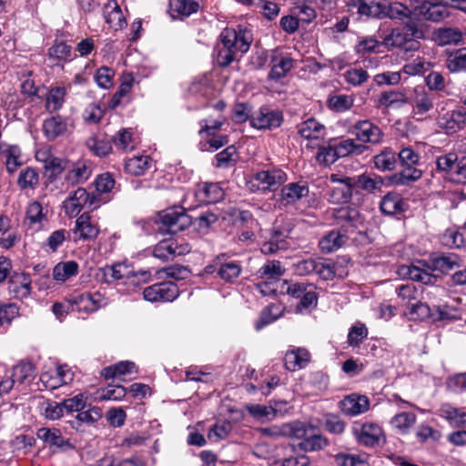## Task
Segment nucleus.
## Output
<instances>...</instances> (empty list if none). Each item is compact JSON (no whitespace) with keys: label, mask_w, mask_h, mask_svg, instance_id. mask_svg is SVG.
I'll use <instances>...</instances> for the list:
<instances>
[{"label":"nucleus","mask_w":466,"mask_h":466,"mask_svg":"<svg viewBox=\"0 0 466 466\" xmlns=\"http://www.w3.org/2000/svg\"><path fill=\"white\" fill-rule=\"evenodd\" d=\"M222 46L217 55L218 65L221 67L229 66L238 52L244 54L248 51L252 42L250 31L240 26L238 29L225 28L220 34Z\"/></svg>","instance_id":"obj_1"},{"label":"nucleus","mask_w":466,"mask_h":466,"mask_svg":"<svg viewBox=\"0 0 466 466\" xmlns=\"http://www.w3.org/2000/svg\"><path fill=\"white\" fill-rule=\"evenodd\" d=\"M397 156L403 167V169L393 175L392 181L394 184L408 186L421 177V170L415 167V165L419 163L420 158L417 152H415L411 147H404Z\"/></svg>","instance_id":"obj_2"},{"label":"nucleus","mask_w":466,"mask_h":466,"mask_svg":"<svg viewBox=\"0 0 466 466\" xmlns=\"http://www.w3.org/2000/svg\"><path fill=\"white\" fill-rule=\"evenodd\" d=\"M352 433L357 442L366 447L380 446L386 441L382 428L372 421L355 422Z\"/></svg>","instance_id":"obj_3"},{"label":"nucleus","mask_w":466,"mask_h":466,"mask_svg":"<svg viewBox=\"0 0 466 466\" xmlns=\"http://www.w3.org/2000/svg\"><path fill=\"white\" fill-rule=\"evenodd\" d=\"M66 214L69 217H76L86 208L93 209L99 207L98 196L90 195L86 188L78 187L64 201Z\"/></svg>","instance_id":"obj_4"},{"label":"nucleus","mask_w":466,"mask_h":466,"mask_svg":"<svg viewBox=\"0 0 466 466\" xmlns=\"http://www.w3.org/2000/svg\"><path fill=\"white\" fill-rule=\"evenodd\" d=\"M160 230L176 234L191 225V218L182 208H170L159 214Z\"/></svg>","instance_id":"obj_5"},{"label":"nucleus","mask_w":466,"mask_h":466,"mask_svg":"<svg viewBox=\"0 0 466 466\" xmlns=\"http://www.w3.org/2000/svg\"><path fill=\"white\" fill-rule=\"evenodd\" d=\"M179 294L177 284L165 281L147 287L143 291L144 299L150 302L173 301Z\"/></svg>","instance_id":"obj_6"},{"label":"nucleus","mask_w":466,"mask_h":466,"mask_svg":"<svg viewBox=\"0 0 466 466\" xmlns=\"http://www.w3.org/2000/svg\"><path fill=\"white\" fill-rule=\"evenodd\" d=\"M282 121V113L268 106H262L250 115V124L257 129L276 128L281 125Z\"/></svg>","instance_id":"obj_7"},{"label":"nucleus","mask_w":466,"mask_h":466,"mask_svg":"<svg viewBox=\"0 0 466 466\" xmlns=\"http://www.w3.org/2000/svg\"><path fill=\"white\" fill-rule=\"evenodd\" d=\"M36 437L53 451H66L74 448L69 439L65 438L57 428L42 427L37 430Z\"/></svg>","instance_id":"obj_8"},{"label":"nucleus","mask_w":466,"mask_h":466,"mask_svg":"<svg viewBox=\"0 0 466 466\" xmlns=\"http://www.w3.org/2000/svg\"><path fill=\"white\" fill-rule=\"evenodd\" d=\"M69 304L78 311L94 312L106 305V299L98 292L75 293L68 299Z\"/></svg>","instance_id":"obj_9"},{"label":"nucleus","mask_w":466,"mask_h":466,"mask_svg":"<svg viewBox=\"0 0 466 466\" xmlns=\"http://www.w3.org/2000/svg\"><path fill=\"white\" fill-rule=\"evenodd\" d=\"M381 44L389 50L397 48L404 53L414 52L420 47L419 41L410 39L400 28H393L385 35Z\"/></svg>","instance_id":"obj_10"},{"label":"nucleus","mask_w":466,"mask_h":466,"mask_svg":"<svg viewBox=\"0 0 466 466\" xmlns=\"http://www.w3.org/2000/svg\"><path fill=\"white\" fill-rule=\"evenodd\" d=\"M333 217L337 224L339 225L345 232L357 229L363 224V218L360 211L350 206L334 209Z\"/></svg>","instance_id":"obj_11"},{"label":"nucleus","mask_w":466,"mask_h":466,"mask_svg":"<svg viewBox=\"0 0 466 466\" xmlns=\"http://www.w3.org/2000/svg\"><path fill=\"white\" fill-rule=\"evenodd\" d=\"M67 172L64 177V183L67 187L85 183L92 175V165L89 160L79 159L67 165Z\"/></svg>","instance_id":"obj_12"},{"label":"nucleus","mask_w":466,"mask_h":466,"mask_svg":"<svg viewBox=\"0 0 466 466\" xmlns=\"http://www.w3.org/2000/svg\"><path fill=\"white\" fill-rule=\"evenodd\" d=\"M352 133L361 143L379 144L383 137L381 129L370 120L358 121L353 126Z\"/></svg>","instance_id":"obj_13"},{"label":"nucleus","mask_w":466,"mask_h":466,"mask_svg":"<svg viewBox=\"0 0 466 466\" xmlns=\"http://www.w3.org/2000/svg\"><path fill=\"white\" fill-rule=\"evenodd\" d=\"M410 5H413L414 15H419L426 20L439 22L448 16L447 8L438 3L420 0Z\"/></svg>","instance_id":"obj_14"},{"label":"nucleus","mask_w":466,"mask_h":466,"mask_svg":"<svg viewBox=\"0 0 466 466\" xmlns=\"http://www.w3.org/2000/svg\"><path fill=\"white\" fill-rule=\"evenodd\" d=\"M330 179L337 185L330 190L329 200L335 204L348 203L351 199L353 191H355L351 177L339 179L336 175H332Z\"/></svg>","instance_id":"obj_15"},{"label":"nucleus","mask_w":466,"mask_h":466,"mask_svg":"<svg viewBox=\"0 0 466 466\" xmlns=\"http://www.w3.org/2000/svg\"><path fill=\"white\" fill-rule=\"evenodd\" d=\"M429 263L432 271L448 274L461 267V258L455 253H437L431 255Z\"/></svg>","instance_id":"obj_16"},{"label":"nucleus","mask_w":466,"mask_h":466,"mask_svg":"<svg viewBox=\"0 0 466 466\" xmlns=\"http://www.w3.org/2000/svg\"><path fill=\"white\" fill-rule=\"evenodd\" d=\"M370 400L365 395L350 394L340 401L342 412L349 416H357L367 411Z\"/></svg>","instance_id":"obj_17"},{"label":"nucleus","mask_w":466,"mask_h":466,"mask_svg":"<svg viewBox=\"0 0 466 466\" xmlns=\"http://www.w3.org/2000/svg\"><path fill=\"white\" fill-rule=\"evenodd\" d=\"M99 231L98 226L91 220L88 213L85 212L76 218L74 233L79 239L93 240L98 236Z\"/></svg>","instance_id":"obj_18"},{"label":"nucleus","mask_w":466,"mask_h":466,"mask_svg":"<svg viewBox=\"0 0 466 466\" xmlns=\"http://www.w3.org/2000/svg\"><path fill=\"white\" fill-rule=\"evenodd\" d=\"M309 187L299 183H289L280 190L279 202L282 206L296 203L309 195Z\"/></svg>","instance_id":"obj_19"},{"label":"nucleus","mask_w":466,"mask_h":466,"mask_svg":"<svg viewBox=\"0 0 466 466\" xmlns=\"http://www.w3.org/2000/svg\"><path fill=\"white\" fill-rule=\"evenodd\" d=\"M414 15L413 5H406L400 1L384 3L383 18L404 21Z\"/></svg>","instance_id":"obj_20"},{"label":"nucleus","mask_w":466,"mask_h":466,"mask_svg":"<svg viewBox=\"0 0 466 466\" xmlns=\"http://www.w3.org/2000/svg\"><path fill=\"white\" fill-rule=\"evenodd\" d=\"M68 127L67 119L60 115L49 117L43 123L44 133L49 140L56 139V137L65 135L68 130Z\"/></svg>","instance_id":"obj_21"},{"label":"nucleus","mask_w":466,"mask_h":466,"mask_svg":"<svg viewBox=\"0 0 466 466\" xmlns=\"http://www.w3.org/2000/svg\"><path fill=\"white\" fill-rule=\"evenodd\" d=\"M351 179L356 192H358L359 189H361L372 194L376 191H380L384 185L383 178L378 175L370 176L361 174L356 177H351Z\"/></svg>","instance_id":"obj_22"},{"label":"nucleus","mask_w":466,"mask_h":466,"mask_svg":"<svg viewBox=\"0 0 466 466\" xmlns=\"http://www.w3.org/2000/svg\"><path fill=\"white\" fill-rule=\"evenodd\" d=\"M436 414L446 420L453 427H466V412L450 403L441 404Z\"/></svg>","instance_id":"obj_23"},{"label":"nucleus","mask_w":466,"mask_h":466,"mask_svg":"<svg viewBox=\"0 0 466 466\" xmlns=\"http://www.w3.org/2000/svg\"><path fill=\"white\" fill-rule=\"evenodd\" d=\"M36 159L44 162V167L49 173L50 179L54 180L58 177L67 167L68 162L54 156H46L45 153L38 152Z\"/></svg>","instance_id":"obj_24"},{"label":"nucleus","mask_w":466,"mask_h":466,"mask_svg":"<svg viewBox=\"0 0 466 466\" xmlns=\"http://www.w3.org/2000/svg\"><path fill=\"white\" fill-rule=\"evenodd\" d=\"M309 352L304 348L288 351L285 355V366L289 370L295 371L305 368L309 362Z\"/></svg>","instance_id":"obj_25"},{"label":"nucleus","mask_w":466,"mask_h":466,"mask_svg":"<svg viewBox=\"0 0 466 466\" xmlns=\"http://www.w3.org/2000/svg\"><path fill=\"white\" fill-rule=\"evenodd\" d=\"M106 22L114 29L123 28L127 23L120 6L115 0H109L104 7Z\"/></svg>","instance_id":"obj_26"},{"label":"nucleus","mask_w":466,"mask_h":466,"mask_svg":"<svg viewBox=\"0 0 466 466\" xmlns=\"http://www.w3.org/2000/svg\"><path fill=\"white\" fill-rule=\"evenodd\" d=\"M405 206L406 204L402 198L394 192L386 194L380 203L381 212L390 216L404 212Z\"/></svg>","instance_id":"obj_27"},{"label":"nucleus","mask_w":466,"mask_h":466,"mask_svg":"<svg viewBox=\"0 0 466 466\" xmlns=\"http://www.w3.org/2000/svg\"><path fill=\"white\" fill-rule=\"evenodd\" d=\"M347 239L348 237L345 233L331 230L320 238L319 246L322 252L329 254L340 248Z\"/></svg>","instance_id":"obj_28"},{"label":"nucleus","mask_w":466,"mask_h":466,"mask_svg":"<svg viewBox=\"0 0 466 466\" xmlns=\"http://www.w3.org/2000/svg\"><path fill=\"white\" fill-rule=\"evenodd\" d=\"M286 179V175L280 170L260 171L255 175V180L263 186V189L274 190Z\"/></svg>","instance_id":"obj_29"},{"label":"nucleus","mask_w":466,"mask_h":466,"mask_svg":"<svg viewBox=\"0 0 466 466\" xmlns=\"http://www.w3.org/2000/svg\"><path fill=\"white\" fill-rule=\"evenodd\" d=\"M102 272L103 281L108 284L123 279H130V277H136L137 275L135 271L129 270L122 264L106 266L102 269Z\"/></svg>","instance_id":"obj_30"},{"label":"nucleus","mask_w":466,"mask_h":466,"mask_svg":"<svg viewBox=\"0 0 466 466\" xmlns=\"http://www.w3.org/2000/svg\"><path fill=\"white\" fill-rule=\"evenodd\" d=\"M282 431L285 437L305 440L306 437L311 432L317 431L316 427L311 424L295 420L290 423L283 424Z\"/></svg>","instance_id":"obj_31"},{"label":"nucleus","mask_w":466,"mask_h":466,"mask_svg":"<svg viewBox=\"0 0 466 466\" xmlns=\"http://www.w3.org/2000/svg\"><path fill=\"white\" fill-rule=\"evenodd\" d=\"M464 124V115L459 111L448 112L439 120L440 127L443 128L448 134H453L461 129Z\"/></svg>","instance_id":"obj_32"},{"label":"nucleus","mask_w":466,"mask_h":466,"mask_svg":"<svg viewBox=\"0 0 466 466\" xmlns=\"http://www.w3.org/2000/svg\"><path fill=\"white\" fill-rule=\"evenodd\" d=\"M9 292L14 293L15 297L25 298L29 295L31 289V279L27 274H16L9 280Z\"/></svg>","instance_id":"obj_33"},{"label":"nucleus","mask_w":466,"mask_h":466,"mask_svg":"<svg viewBox=\"0 0 466 466\" xmlns=\"http://www.w3.org/2000/svg\"><path fill=\"white\" fill-rule=\"evenodd\" d=\"M374 167L382 172L392 171L397 165V154L390 147H386L373 157Z\"/></svg>","instance_id":"obj_34"},{"label":"nucleus","mask_w":466,"mask_h":466,"mask_svg":"<svg viewBox=\"0 0 466 466\" xmlns=\"http://www.w3.org/2000/svg\"><path fill=\"white\" fill-rule=\"evenodd\" d=\"M223 195V190L216 183L205 184L196 193L198 200L205 204L216 203L222 199Z\"/></svg>","instance_id":"obj_35"},{"label":"nucleus","mask_w":466,"mask_h":466,"mask_svg":"<svg viewBox=\"0 0 466 466\" xmlns=\"http://www.w3.org/2000/svg\"><path fill=\"white\" fill-rule=\"evenodd\" d=\"M1 154L5 158V167L9 174H13L23 161L21 160V149L16 145H9L1 148Z\"/></svg>","instance_id":"obj_36"},{"label":"nucleus","mask_w":466,"mask_h":466,"mask_svg":"<svg viewBox=\"0 0 466 466\" xmlns=\"http://www.w3.org/2000/svg\"><path fill=\"white\" fill-rule=\"evenodd\" d=\"M412 105L414 115H424L433 108L432 96L422 88H416Z\"/></svg>","instance_id":"obj_37"},{"label":"nucleus","mask_w":466,"mask_h":466,"mask_svg":"<svg viewBox=\"0 0 466 466\" xmlns=\"http://www.w3.org/2000/svg\"><path fill=\"white\" fill-rule=\"evenodd\" d=\"M324 131V126L314 118H309L298 126V133L306 139H319Z\"/></svg>","instance_id":"obj_38"},{"label":"nucleus","mask_w":466,"mask_h":466,"mask_svg":"<svg viewBox=\"0 0 466 466\" xmlns=\"http://www.w3.org/2000/svg\"><path fill=\"white\" fill-rule=\"evenodd\" d=\"M292 67V58L288 56H275L272 58V67L268 77L272 80H279L284 77Z\"/></svg>","instance_id":"obj_39"},{"label":"nucleus","mask_w":466,"mask_h":466,"mask_svg":"<svg viewBox=\"0 0 466 466\" xmlns=\"http://www.w3.org/2000/svg\"><path fill=\"white\" fill-rule=\"evenodd\" d=\"M434 40L440 46L457 45L462 41V34L458 28H440L434 32Z\"/></svg>","instance_id":"obj_40"},{"label":"nucleus","mask_w":466,"mask_h":466,"mask_svg":"<svg viewBox=\"0 0 466 466\" xmlns=\"http://www.w3.org/2000/svg\"><path fill=\"white\" fill-rule=\"evenodd\" d=\"M151 158L148 156L133 157L126 160L125 170L132 176L143 175L150 167Z\"/></svg>","instance_id":"obj_41"},{"label":"nucleus","mask_w":466,"mask_h":466,"mask_svg":"<svg viewBox=\"0 0 466 466\" xmlns=\"http://www.w3.org/2000/svg\"><path fill=\"white\" fill-rule=\"evenodd\" d=\"M329 445V441L325 437L321 436L320 434H318L315 431H311L305 440L301 441L298 447L305 451V452H310V451H320L327 447Z\"/></svg>","instance_id":"obj_42"},{"label":"nucleus","mask_w":466,"mask_h":466,"mask_svg":"<svg viewBox=\"0 0 466 466\" xmlns=\"http://www.w3.org/2000/svg\"><path fill=\"white\" fill-rule=\"evenodd\" d=\"M384 3L372 0H358V13L371 18H383Z\"/></svg>","instance_id":"obj_43"},{"label":"nucleus","mask_w":466,"mask_h":466,"mask_svg":"<svg viewBox=\"0 0 466 466\" xmlns=\"http://www.w3.org/2000/svg\"><path fill=\"white\" fill-rule=\"evenodd\" d=\"M11 376L20 384L31 381L35 378V367L30 361L21 360L13 367Z\"/></svg>","instance_id":"obj_44"},{"label":"nucleus","mask_w":466,"mask_h":466,"mask_svg":"<svg viewBox=\"0 0 466 466\" xmlns=\"http://www.w3.org/2000/svg\"><path fill=\"white\" fill-rule=\"evenodd\" d=\"M285 273V268L279 260H270L265 263L258 270V278L265 280L279 279Z\"/></svg>","instance_id":"obj_45"},{"label":"nucleus","mask_w":466,"mask_h":466,"mask_svg":"<svg viewBox=\"0 0 466 466\" xmlns=\"http://www.w3.org/2000/svg\"><path fill=\"white\" fill-rule=\"evenodd\" d=\"M77 272L78 264L74 260H69L56 264L53 269V277L57 281H66L76 275Z\"/></svg>","instance_id":"obj_46"},{"label":"nucleus","mask_w":466,"mask_h":466,"mask_svg":"<svg viewBox=\"0 0 466 466\" xmlns=\"http://www.w3.org/2000/svg\"><path fill=\"white\" fill-rule=\"evenodd\" d=\"M39 184V175L35 168L27 167L21 170L17 185L22 189H35Z\"/></svg>","instance_id":"obj_47"},{"label":"nucleus","mask_w":466,"mask_h":466,"mask_svg":"<svg viewBox=\"0 0 466 466\" xmlns=\"http://www.w3.org/2000/svg\"><path fill=\"white\" fill-rule=\"evenodd\" d=\"M246 410L253 418L260 421L272 420L277 415L276 406L250 404L246 406Z\"/></svg>","instance_id":"obj_48"},{"label":"nucleus","mask_w":466,"mask_h":466,"mask_svg":"<svg viewBox=\"0 0 466 466\" xmlns=\"http://www.w3.org/2000/svg\"><path fill=\"white\" fill-rule=\"evenodd\" d=\"M417 416L412 412H400L392 417L390 424L400 433L406 434L415 424Z\"/></svg>","instance_id":"obj_49"},{"label":"nucleus","mask_w":466,"mask_h":466,"mask_svg":"<svg viewBox=\"0 0 466 466\" xmlns=\"http://www.w3.org/2000/svg\"><path fill=\"white\" fill-rule=\"evenodd\" d=\"M445 66L452 73L466 70V48H461L449 54Z\"/></svg>","instance_id":"obj_50"},{"label":"nucleus","mask_w":466,"mask_h":466,"mask_svg":"<svg viewBox=\"0 0 466 466\" xmlns=\"http://www.w3.org/2000/svg\"><path fill=\"white\" fill-rule=\"evenodd\" d=\"M86 147L96 156L105 157L112 150V139L92 137L86 140Z\"/></svg>","instance_id":"obj_51"},{"label":"nucleus","mask_w":466,"mask_h":466,"mask_svg":"<svg viewBox=\"0 0 466 466\" xmlns=\"http://www.w3.org/2000/svg\"><path fill=\"white\" fill-rule=\"evenodd\" d=\"M47 56L49 59L57 62L70 61L72 59V47L65 42H56L48 49Z\"/></svg>","instance_id":"obj_52"},{"label":"nucleus","mask_w":466,"mask_h":466,"mask_svg":"<svg viewBox=\"0 0 466 466\" xmlns=\"http://www.w3.org/2000/svg\"><path fill=\"white\" fill-rule=\"evenodd\" d=\"M458 156L454 152H450L446 155L440 156L436 160V168L440 172H444L449 175H454L459 163Z\"/></svg>","instance_id":"obj_53"},{"label":"nucleus","mask_w":466,"mask_h":466,"mask_svg":"<svg viewBox=\"0 0 466 466\" xmlns=\"http://www.w3.org/2000/svg\"><path fill=\"white\" fill-rule=\"evenodd\" d=\"M199 8V0H175L171 5L173 13L187 17Z\"/></svg>","instance_id":"obj_54"},{"label":"nucleus","mask_w":466,"mask_h":466,"mask_svg":"<svg viewBox=\"0 0 466 466\" xmlns=\"http://www.w3.org/2000/svg\"><path fill=\"white\" fill-rule=\"evenodd\" d=\"M237 2L248 5V6H256L262 9V13L264 16L268 19H273L279 14V7L277 4L272 2H268L266 0H236Z\"/></svg>","instance_id":"obj_55"},{"label":"nucleus","mask_w":466,"mask_h":466,"mask_svg":"<svg viewBox=\"0 0 466 466\" xmlns=\"http://www.w3.org/2000/svg\"><path fill=\"white\" fill-rule=\"evenodd\" d=\"M66 91L65 87L56 86L51 88L46 98V108L50 112L59 110L65 102Z\"/></svg>","instance_id":"obj_56"},{"label":"nucleus","mask_w":466,"mask_h":466,"mask_svg":"<svg viewBox=\"0 0 466 466\" xmlns=\"http://www.w3.org/2000/svg\"><path fill=\"white\" fill-rule=\"evenodd\" d=\"M241 266L237 261L222 262L218 269V275L225 281L231 282L239 277Z\"/></svg>","instance_id":"obj_57"},{"label":"nucleus","mask_w":466,"mask_h":466,"mask_svg":"<svg viewBox=\"0 0 466 466\" xmlns=\"http://www.w3.org/2000/svg\"><path fill=\"white\" fill-rule=\"evenodd\" d=\"M63 403L56 402L51 400H46L44 401L41 405L42 409V414L44 417L50 420H56L60 419L65 411V409L63 408Z\"/></svg>","instance_id":"obj_58"},{"label":"nucleus","mask_w":466,"mask_h":466,"mask_svg":"<svg viewBox=\"0 0 466 466\" xmlns=\"http://www.w3.org/2000/svg\"><path fill=\"white\" fill-rule=\"evenodd\" d=\"M379 102L385 107L400 106L407 103V97L401 92L385 91L381 93Z\"/></svg>","instance_id":"obj_59"},{"label":"nucleus","mask_w":466,"mask_h":466,"mask_svg":"<svg viewBox=\"0 0 466 466\" xmlns=\"http://www.w3.org/2000/svg\"><path fill=\"white\" fill-rule=\"evenodd\" d=\"M312 284L307 283V282H294V281H289L284 280L282 283V291L285 292L295 298V299H301L303 295L310 289L312 288Z\"/></svg>","instance_id":"obj_60"},{"label":"nucleus","mask_w":466,"mask_h":466,"mask_svg":"<svg viewBox=\"0 0 466 466\" xmlns=\"http://www.w3.org/2000/svg\"><path fill=\"white\" fill-rule=\"evenodd\" d=\"M280 315L279 307L277 305H269L266 307L259 317L258 321L255 324V329L260 330L267 325L274 322Z\"/></svg>","instance_id":"obj_61"},{"label":"nucleus","mask_w":466,"mask_h":466,"mask_svg":"<svg viewBox=\"0 0 466 466\" xmlns=\"http://www.w3.org/2000/svg\"><path fill=\"white\" fill-rule=\"evenodd\" d=\"M328 105L335 112H344L353 106V98L348 95H335L329 98Z\"/></svg>","instance_id":"obj_62"},{"label":"nucleus","mask_w":466,"mask_h":466,"mask_svg":"<svg viewBox=\"0 0 466 466\" xmlns=\"http://www.w3.org/2000/svg\"><path fill=\"white\" fill-rule=\"evenodd\" d=\"M318 304V295L314 291V287L310 288L299 299L296 305L295 311L297 313H304L314 309Z\"/></svg>","instance_id":"obj_63"},{"label":"nucleus","mask_w":466,"mask_h":466,"mask_svg":"<svg viewBox=\"0 0 466 466\" xmlns=\"http://www.w3.org/2000/svg\"><path fill=\"white\" fill-rule=\"evenodd\" d=\"M218 219V218L216 214L204 212L196 218L194 225L198 233L205 235L209 231L211 226L214 225Z\"/></svg>","instance_id":"obj_64"}]
</instances>
